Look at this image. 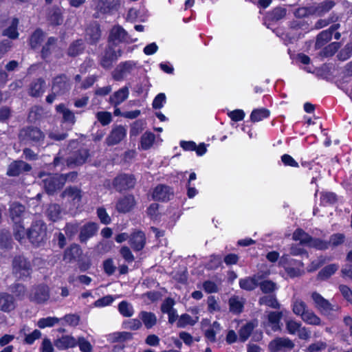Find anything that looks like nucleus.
<instances>
[{
  "instance_id": "obj_38",
  "label": "nucleus",
  "mask_w": 352,
  "mask_h": 352,
  "mask_svg": "<svg viewBox=\"0 0 352 352\" xmlns=\"http://www.w3.org/2000/svg\"><path fill=\"white\" fill-rule=\"evenodd\" d=\"M244 305L243 298L239 296L231 297L229 300L230 311L234 314H239L242 311Z\"/></svg>"
},
{
  "instance_id": "obj_10",
  "label": "nucleus",
  "mask_w": 352,
  "mask_h": 352,
  "mask_svg": "<svg viewBox=\"0 0 352 352\" xmlns=\"http://www.w3.org/2000/svg\"><path fill=\"white\" fill-rule=\"evenodd\" d=\"M109 39V42L113 45L120 43H133L137 41V38H131L127 32L120 25H116L111 30Z\"/></svg>"
},
{
  "instance_id": "obj_12",
  "label": "nucleus",
  "mask_w": 352,
  "mask_h": 352,
  "mask_svg": "<svg viewBox=\"0 0 352 352\" xmlns=\"http://www.w3.org/2000/svg\"><path fill=\"white\" fill-rule=\"evenodd\" d=\"M294 346V342L288 338H277L269 344V349L272 352L290 350Z\"/></svg>"
},
{
  "instance_id": "obj_43",
  "label": "nucleus",
  "mask_w": 352,
  "mask_h": 352,
  "mask_svg": "<svg viewBox=\"0 0 352 352\" xmlns=\"http://www.w3.org/2000/svg\"><path fill=\"white\" fill-rule=\"evenodd\" d=\"M198 320V318L195 317V318L191 317L190 315L187 314H182L178 319L177 322V326L180 328H184L187 325L192 326L194 325Z\"/></svg>"
},
{
  "instance_id": "obj_41",
  "label": "nucleus",
  "mask_w": 352,
  "mask_h": 352,
  "mask_svg": "<svg viewBox=\"0 0 352 352\" xmlns=\"http://www.w3.org/2000/svg\"><path fill=\"white\" fill-rule=\"evenodd\" d=\"M88 157V151L87 149H81L78 151V154H75L74 157H71L68 160V164L81 165L85 162Z\"/></svg>"
},
{
  "instance_id": "obj_26",
  "label": "nucleus",
  "mask_w": 352,
  "mask_h": 352,
  "mask_svg": "<svg viewBox=\"0 0 352 352\" xmlns=\"http://www.w3.org/2000/svg\"><path fill=\"white\" fill-rule=\"evenodd\" d=\"M129 243L135 251L141 250L145 245V235L141 231L135 232L130 238Z\"/></svg>"
},
{
  "instance_id": "obj_25",
  "label": "nucleus",
  "mask_w": 352,
  "mask_h": 352,
  "mask_svg": "<svg viewBox=\"0 0 352 352\" xmlns=\"http://www.w3.org/2000/svg\"><path fill=\"white\" fill-rule=\"evenodd\" d=\"M16 307L15 300L12 296L6 294H0V310L4 312H10Z\"/></svg>"
},
{
  "instance_id": "obj_14",
  "label": "nucleus",
  "mask_w": 352,
  "mask_h": 352,
  "mask_svg": "<svg viewBox=\"0 0 352 352\" xmlns=\"http://www.w3.org/2000/svg\"><path fill=\"white\" fill-rule=\"evenodd\" d=\"M120 6V0H98L96 8L103 14H112Z\"/></svg>"
},
{
  "instance_id": "obj_28",
  "label": "nucleus",
  "mask_w": 352,
  "mask_h": 352,
  "mask_svg": "<svg viewBox=\"0 0 352 352\" xmlns=\"http://www.w3.org/2000/svg\"><path fill=\"white\" fill-rule=\"evenodd\" d=\"M100 38V30L98 23H94L86 30V39L91 44L96 43Z\"/></svg>"
},
{
  "instance_id": "obj_54",
  "label": "nucleus",
  "mask_w": 352,
  "mask_h": 352,
  "mask_svg": "<svg viewBox=\"0 0 352 352\" xmlns=\"http://www.w3.org/2000/svg\"><path fill=\"white\" fill-rule=\"evenodd\" d=\"M77 340V345L81 352H91L93 347L90 342L84 337H79Z\"/></svg>"
},
{
  "instance_id": "obj_63",
  "label": "nucleus",
  "mask_w": 352,
  "mask_h": 352,
  "mask_svg": "<svg viewBox=\"0 0 352 352\" xmlns=\"http://www.w3.org/2000/svg\"><path fill=\"white\" fill-rule=\"evenodd\" d=\"M97 215L100 220L101 223L103 224H109L111 222V217L107 212L106 210L102 208H98L97 209Z\"/></svg>"
},
{
  "instance_id": "obj_48",
  "label": "nucleus",
  "mask_w": 352,
  "mask_h": 352,
  "mask_svg": "<svg viewBox=\"0 0 352 352\" xmlns=\"http://www.w3.org/2000/svg\"><path fill=\"white\" fill-rule=\"evenodd\" d=\"M44 38V33L41 30H36L30 37V45L32 48H37Z\"/></svg>"
},
{
  "instance_id": "obj_1",
  "label": "nucleus",
  "mask_w": 352,
  "mask_h": 352,
  "mask_svg": "<svg viewBox=\"0 0 352 352\" xmlns=\"http://www.w3.org/2000/svg\"><path fill=\"white\" fill-rule=\"evenodd\" d=\"M25 213V207L17 202L12 203L10 206V215L14 225V233L16 240L21 241L25 235V230L21 224V218Z\"/></svg>"
},
{
  "instance_id": "obj_61",
  "label": "nucleus",
  "mask_w": 352,
  "mask_h": 352,
  "mask_svg": "<svg viewBox=\"0 0 352 352\" xmlns=\"http://www.w3.org/2000/svg\"><path fill=\"white\" fill-rule=\"evenodd\" d=\"M352 55V43L347 44L338 54L341 60H346Z\"/></svg>"
},
{
  "instance_id": "obj_47",
  "label": "nucleus",
  "mask_w": 352,
  "mask_h": 352,
  "mask_svg": "<svg viewBox=\"0 0 352 352\" xmlns=\"http://www.w3.org/2000/svg\"><path fill=\"white\" fill-rule=\"evenodd\" d=\"M118 310L124 317H131L133 315L134 310L131 304L126 301H122L118 305Z\"/></svg>"
},
{
  "instance_id": "obj_64",
  "label": "nucleus",
  "mask_w": 352,
  "mask_h": 352,
  "mask_svg": "<svg viewBox=\"0 0 352 352\" xmlns=\"http://www.w3.org/2000/svg\"><path fill=\"white\" fill-rule=\"evenodd\" d=\"M286 14V10L284 8H275L270 14V18L272 21H278L283 19Z\"/></svg>"
},
{
  "instance_id": "obj_22",
  "label": "nucleus",
  "mask_w": 352,
  "mask_h": 352,
  "mask_svg": "<svg viewBox=\"0 0 352 352\" xmlns=\"http://www.w3.org/2000/svg\"><path fill=\"white\" fill-rule=\"evenodd\" d=\"M173 192L172 189L165 185H159L155 187L153 193V198L158 201H166L170 199Z\"/></svg>"
},
{
  "instance_id": "obj_24",
  "label": "nucleus",
  "mask_w": 352,
  "mask_h": 352,
  "mask_svg": "<svg viewBox=\"0 0 352 352\" xmlns=\"http://www.w3.org/2000/svg\"><path fill=\"white\" fill-rule=\"evenodd\" d=\"M129 95V87L124 86L114 92L109 98V103L115 107L125 101Z\"/></svg>"
},
{
  "instance_id": "obj_37",
  "label": "nucleus",
  "mask_w": 352,
  "mask_h": 352,
  "mask_svg": "<svg viewBox=\"0 0 352 352\" xmlns=\"http://www.w3.org/2000/svg\"><path fill=\"white\" fill-rule=\"evenodd\" d=\"M292 307L294 314L300 317L309 309L307 304L303 300L296 298L292 300Z\"/></svg>"
},
{
  "instance_id": "obj_6",
  "label": "nucleus",
  "mask_w": 352,
  "mask_h": 352,
  "mask_svg": "<svg viewBox=\"0 0 352 352\" xmlns=\"http://www.w3.org/2000/svg\"><path fill=\"white\" fill-rule=\"evenodd\" d=\"M62 199L65 204H69V210L76 208L82 199V191L80 188L74 186L66 188L61 193Z\"/></svg>"
},
{
  "instance_id": "obj_40",
  "label": "nucleus",
  "mask_w": 352,
  "mask_h": 352,
  "mask_svg": "<svg viewBox=\"0 0 352 352\" xmlns=\"http://www.w3.org/2000/svg\"><path fill=\"white\" fill-rule=\"evenodd\" d=\"M155 139V135L150 132H145L141 137L140 140V148L142 150L149 149L153 144Z\"/></svg>"
},
{
  "instance_id": "obj_23",
  "label": "nucleus",
  "mask_w": 352,
  "mask_h": 352,
  "mask_svg": "<svg viewBox=\"0 0 352 352\" xmlns=\"http://www.w3.org/2000/svg\"><path fill=\"white\" fill-rule=\"evenodd\" d=\"M69 83L67 77L64 75L56 77L54 79L52 85V91L58 94H62L69 89Z\"/></svg>"
},
{
  "instance_id": "obj_4",
  "label": "nucleus",
  "mask_w": 352,
  "mask_h": 352,
  "mask_svg": "<svg viewBox=\"0 0 352 352\" xmlns=\"http://www.w3.org/2000/svg\"><path fill=\"white\" fill-rule=\"evenodd\" d=\"M293 239L299 241L300 244L318 250H326L328 248L327 242L311 238L308 234L301 229H297L293 234Z\"/></svg>"
},
{
  "instance_id": "obj_27",
  "label": "nucleus",
  "mask_w": 352,
  "mask_h": 352,
  "mask_svg": "<svg viewBox=\"0 0 352 352\" xmlns=\"http://www.w3.org/2000/svg\"><path fill=\"white\" fill-rule=\"evenodd\" d=\"M261 279V277L258 275L241 278L239 280V286L243 289L251 291L258 286Z\"/></svg>"
},
{
  "instance_id": "obj_3",
  "label": "nucleus",
  "mask_w": 352,
  "mask_h": 352,
  "mask_svg": "<svg viewBox=\"0 0 352 352\" xmlns=\"http://www.w3.org/2000/svg\"><path fill=\"white\" fill-rule=\"evenodd\" d=\"M39 177L42 179L44 188L48 194H52L62 188L67 181L63 175L46 174L41 173Z\"/></svg>"
},
{
  "instance_id": "obj_20",
  "label": "nucleus",
  "mask_w": 352,
  "mask_h": 352,
  "mask_svg": "<svg viewBox=\"0 0 352 352\" xmlns=\"http://www.w3.org/2000/svg\"><path fill=\"white\" fill-rule=\"evenodd\" d=\"M98 230V224L89 222L85 224L80 231L79 238L81 242L87 241L89 238L94 236Z\"/></svg>"
},
{
  "instance_id": "obj_5",
  "label": "nucleus",
  "mask_w": 352,
  "mask_h": 352,
  "mask_svg": "<svg viewBox=\"0 0 352 352\" xmlns=\"http://www.w3.org/2000/svg\"><path fill=\"white\" fill-rule=\"evenodd\" d=\"M137 69V63L133 60L122 62L113 72V78L116 80H123L129 76L133 74Z\"/></svg>"
},
{
  "instance_id": "obj_39",
  "label": "nucleus",
  "mask_w": 352,
  "mask_h": 352,
  "mask_svg": "<svg viewBox=\"0 0 352 352\" xmlns=\"http://www.w3.org/2000/svg\"><path fill=\"white\" fill-rule=\"evenodd\" d=\"M339 269V265L338 264H330L324 267L322 270H321L318 274V278L320 280H326L329 278L331 276L335 274V272Z\"/></svg>"
},
{
  "instance_id": "obj_15",
  "label": "nucleus",
  "mask_w": 352,
  "mask_h": 352,
  "mask_svg": "<svg viewBox=\"0 0 352 352\" xmlns=\"http://www.w3.org/2000/svg\"><path fill=\"white\" fill-rule=\"evenodd\" d=\"M135 184L134 177L128 175H120L115 178L113 181L114 188L119 191L133 188Z\"/></svg>"
},
{
  "instance_id": "obj_44",
  "label": "nucleus",
  "mask_w": 352,
  "mask_h": 352,
  "mask_svg": "<svg viewBox=\"0 0 352 352\" xmlns=\"http://www.w3.org/2000/svg\"><path fill=\"white\" fill-rule=\"evenodd\" d=\"M61 210L58 204H52L47 210V215L53 221L58 220L61 217Z\"/></svg>"
},
{
  "instance_id": "obj_32",
  "label": "nucleus",
  "mask_w": 352,
  "mask_h": 352,
  "mask_svg": "<svg viewBox=\"0 0 352 352\" xmlns=\"http://www.w3.org/2000/svg\"><path fill=\"white\" fill-rule=\"evenodd\" d=\"M19 24V19L13 18L9 22V26L3 31V35L9 37L12 39H15L19 36L17 31V26Z\"/></svg>"
},
{
  "instance_id": "obj_58",
  "label": "nucleus",
  "mask_w": 352,
  "mask_h": 352,
  "mask_svg": "<svg viewBox=\"0 0 352 352\" xmlns=\"http://www.w3.org/2000/svg\"><path fill=\"white\" fill-rule=\"evenodd\" d=\"M113 300L114 298L112 296L107 295L96 300L94 303V306L95 307H104L110 305Z\"/></svg>"
},
{
  "instance_id": "obj_13",
  "label": "nucleus",
  "mask_w": 352,
  "mask_h": 352,
  "mask_svg": "<svg viewBox=\"0 0 352 352\" xmlns=\"http://www.w3.org/2000/svg\"><path fill=\"white\" fill-rule=\"evenodd\" d=\"M126 131L125 126L121 125L115 126L106 138L107 144L112 146L120 143L126 137Z\"/></svg>"
},
{
  "instance_id": "obj_57",
  "label": "nucleus",
  "mask_w": 352,
  "mask_h": 352,
  "mask_svg": "<svg viewBox=\"0 0 352 352\" xmlns=\"http://www.w3.org/2000/svg\"><path fill=\"white\" fill-rule=\"evenodd\" d=\"M132 338L131 333L129 332H116L111 335V339L113 342H122L130 340Z\"/></svg>"
},
{
  "instance_id": "obj_42",
  "label": "nucleus",
  "mask_w": 352,
  "mask_h": 352,
  "mask_svg": "<svg viewBox=\"0 0 352 352\" xmlns=\"http://www.w3.org/2000/svg\"><path fill=\"white\" fill-rule=\"evenodd\" d=\"M270 112L265 108L256 109L252 111L250 120L254 122H257L267 118L270 116Z\"/></svg>"
},
{
  "instance_id": "obj_30",
  "label": "nucleus",
  "mask_w": 352,
  "mask_h": 352,
  "mask_svg": "<svg viewBox=\"0 0 352 352\" xmlns=\"http://www.w3.org/2000/svg\"><path fill=\"white\" fill-rule=\"evenodd\" d=\"M134 205V197L130 195L120 199L116 205V208L119 212H126L131 210Z\"/></svg>"
},
{
  "instance_id": "obj_53",
  "label": "nucleus",
  "mask_w": 352,
  "mask_h": 352,
  "mask_svg": "<svg viewBox=\"0 0 352 352\" xmlns=\"http://www.w3.org/2000/svg\"><path fill=\"white\" fill-rule=\"evenodd\" d=\"M166 102V97L165 94L160 93L154 98L152 107L155 109H162Z\"/></svg>"
},
{
  "instance_id": "obj_16",
  "label": "nucleus",
  "mask_w": 352,
  "mask_h": 352,
  "mask_svg": "<svg viewBox=\"0 0 352 352\" xmlns=\"http://www.w3.org/2000/svg\"><path fill=\"white\" fill-rule=\"evenodd\" d=\"M289 256L284 255L283 256L281 257V258L280 260V264L285 267V270H286L287 274L291 277L299 276L302 275L305 273V271L302 269L304 264L302 261H295V264L300 267L294 268L292 267L285 266V265L289 262Z\"/></svg>"
},
{
  "instance_id": "obj_52",
  "label": "nucleus",
  "mask_w": 352,
  "mask_h": 352,
  "mask_svg": "<svg viewBox=\"0 0 352 352\" xmlns=\"http://www.w3.org/2000/svg\"><path fill=\"white\" fill-rule=\"evenodd\" d=\"M259 303L261 305H265L272 308H278L279 303L277 300L272 296H266L260 298Z\"/></svg>"
},
{
  "instance_id": "obj_56",
  "label": "nucleus",
  "mask_w": 352,
  "mask_h": 352,
  "mask_svg": "<svg viewBox=\"0 0 352 352\" xmlns=\"http://www.w3.org/2000/svg\"><path fill=\"white\" fill-rule=\"evenodd\" d=\"M301 327V323L293 320L286 322V329L289 334L294 335L298 333Z\"/></svg>"
},
{
  "instance_id": "obj_49",
  "label": "nucleus",
  "mask_w": 352,
  "mask_h": 352,
  "mask_svg": "<svg viewBox=\"0 0 352 352\" xmlns=\"http://www.w3.org/2000/svg\"><path fill=\"white\" fill-rule=\"evenodd\" d=\"M254 328V324L252 322L247 323L242 327L239 331V338L241 341H245L251 334Z\"/></svg>"
},
{
  "instance_id": "obj_46",
  "label": "nucleus",
  "mask_w": 352,
  "mask_h": 352,
  "mask_svg": "<svg viewBox=\"0 0 352 352\" xmlns=\"http://www.w3.org/2000/svg\"><path fill=\"white\" fill-rule=\"evenodd\" d=\"M145 14L143 10H137L131 8L129 10L127 14V20L131 21H144Z\"/></svg>"
},
{
  "instance_id": "obj_19",
  "label": "nucleus",
  "mask_w": 352,
  "mask_h": 352,
  "mask_svg": "<svg viewBox=\"0 0 352 352\" xmlns=\"http://www.w3.org/2000/svg\"><path fill=\"white\" fill-rule=\"evenodd\" d=\"M339 27V24H334L328 30L321 32L317 36L316 47L317 48H320L327 42H329L332 38L333 32L336 31Z\"/></svg>"
},
{
  "instance_id": "obj_11",
  "label": "nucleus",
  "mask_w": 352,
  "mask_h": 352,
  "mask_svg": "<svg viewBox=\"0 0 352 352\" xmlns=\"http://www.w3.org/2000/svg\"><path fill=\"white\" fill-rule=\"evenodd\" d=\"M32 301L43 303L50 298V289L46 285H38L32 289L30 295Z\"/></svg>"
},
{
  "instance_id": "obj_33",
  "label": "nucleus",
  "mask_w": 352,
  "mask_h": 352,
  "mask_svg": "<svg viewBox=\"0 0 352 352\" xmlns=\"http://www.w3.org/2000/svg\"><path fill=\"white\" fill-rule=\"evenodd\" d=\"M56 111L58 113H62L64 122H67L73 125L76 122V118L74 113L67 109L65 104H60L56 106Z\"/></svg>"
},
{
  "instance_id": "obj_7",
  "label": "nucleus",
  "mask_w": 352,
  "mask_h": 352,
  "mask_svg": "<svg viewBox=\"0 0 352 352\" xmlns=\"http://www.w3.org/2000/svg\"><path fill=\"white\" fill-rule=\"evenodd\" d=\"M311 297L315 307L322 314L329 316L332 312L339 310L338 305L331 304L327 299L317 292H313Z\"/></svg>"
},
{
  "instance_id": "obj_17",
  "label": "nucleus",
  "mask_w": 352,
  "mask_h": 352,
  "mask_svg": "<svg viewBox=\"0 0 352 352\" xmlns=\"http://www.w3.org/2000/svg\"><path fill=\"white\" fill-rule=\"evenodd\" d=\"M335 4L333 0H325L318 4L311 6L309 8V12L317 16H322L332 9Z\"/></svg>"
},
{
  "instance_id": "obj_31",
  "label": "nucleus",
  "mask_w": 352,
  "mask_h": 352,
  "mask_svg": "<svg viewBox=\"0 0 352 352\" xmlns=\"http://www.w3.org/2000/svg\"><path fill=\"white\" fill-rule=\"evenodd\" d=\"M82 254L80 248L76 244L72 245L64 253L63 259L67 262L77 260Z\"/></svg>"
},
{
  "instance_id": "obj_50",
  "label": "nucleus",
  "mask_w": 352,
  "mask_h": 352,
  "mask_svg": "<svg viewBox=\"0 0 352 352\" xmlns=\"http://www.w3.org/2000/svg\"><path fill=\"white\" fill-rule=\"evenodd\" d=\"M84 50V45L83 43L81 40L76 41V42L73 43L69 50H68V54L70 56H74L78 55L80 53L82 52Z\"/></svg>"
},
{
  "instance_id": "obj_9",
  "label": "nucleus",
  "mask_w": 352,
  "mask_h": 352,
  "mask_svg": "<svg viewBox=\"0 0 352 352\" xmlns=\"http://www.w3.org/2000/svg\"><path fill=\"white\" fill-rule=\"evenodd\" d=\"M19 138L21 141L27 143L40 142L44 138L43 132L36 127H28L20 131Z\"/></svg>"
},
{
  "instance_id": "obj_51",
  "label": "nucleus",
  "mask_w": 352,
  "mask_h": 352,
  "mask_svg": "<svg viewBox=\"0 0 352 352\" xmlns=\"http://www.w3.org/2000/svg\"><path fill=\"white\" fill-rule=\"evenodd\" d=\"M49 21L52 25H60L63 22L61 12L59 9L56 8L52 10L49 14Z\"/></svg>"
},
{
  "instance_id": "obj_8",
  "label": "nucleus",
  "mask_w": 352,
  "mask_h": 352,
  "mask_svg": "<svg viewBox=\"0 0 352 352\" xmlns=\"http://www.w3.org/2000/svg\"><path fill=\"white\" fill-rule=\"evenodd\" d=\"M13 273L17 278L28 277L31 273V265L27 260L22 256L15 257L12 263Z\"/></svg>"
},
{
  "instance_id": "obj_35",
  "label": "nucleus",
  "mask_w": 352,
  "mask_h": 352,
  "mask_svg": "<svg viewBox=\"0 0 352 352\" xmlns=\"http://www.w3.org/2000/svg\"><path fill=\"white\" fill-rule=\"evenodd\" d=\"M300 318L305 323L308 324L318 326L322 324L320 318L312 310L309 309H308Z\"/></svg>"
},
{
  "instance_id": "obj_34",
  "label": "nucleus",
  "mask_w": 352,
  "mask_h": 352,
  "mask_svg": "<svg viewBox=\"0 0 352 352\" xmlns=\"http://www.w3.org/2000/svg\"><path fill=\"white\" fill-rule=\"evenodd\" d=\"M45 89V81L42 79H37L34 81L30 87V94L34 97H37L41 96Z\"/></svg>"
},
{
  "instance_id": "obj_36",
  "label": "nucleus",
  "mask_w": 352,
  "mask_h": 352,
  "mask_svg": "<svg viewBox=\"0 0 352 352\" xmlns=\"http://www.w3.org/2000/svg\"><path fill=\"white\" fill-rule=\"evenodd\" d=\"M139 318L147 329L152 328L157 323V317L151 312L142 311L139 314Z\"/></svg>"
},
{
  "instance_id": "obj_55",
  "label": "nucleus",
  "mask_w": 352,
  "mask_h": 352,
  "mask_svg": "<svg viewBox=\"0 0 352 352\" xmlns=\"http://www.w3.org/2000/svg\"><path fill=\"white\" fill-rule=\"evenodd\" d=\"M327 259L325 256H320L317 259L313 261L307 267V272H312L317 270L321 265L327 262Z\"/></svg>"
},
{
  "instance_id": "obj_21",
  "label": "nucleus",
  "mask_w": 352,
  "mask_h": 352,
  "mask_svg": "<svg viewBox=\"0 0 352 352\" xmlns=\"http://www.w3.org/2000/svg\"><path fill=\"white\" fill-rule=\"evenodd\" d=\"M30 170V165L26 162L23 161H15L9 166L7 174L9 176H17L23 172H28Z\"/></svg>"
},
{
  "instance_id": "obj_60",
  "label": "nucleus",
  "mask_w": 352,
  "mask_h": 352,
  "mask_svg": "<svg viewBox=\"0 0 352 352\" xmlns=\"http://www.w3.org/2000/svg\"><path fill=\"white\" fill-rule=\"evenodd\" d=\"M96 118L98 120L102 125H107L111 122V114L107 111H100L96 113Z\"/></svg>"
},
{
  "instance_id": "obj_18",
  "label": "nucleus",
  "mask_w": 352,
  "mask_h": 352,
  "mask_svg": "<svg viewBox=\"0 0 352 352\" xmlns=\"http://www.w3.org/2000/svg\"><path fill=\"white\" fill-rule=\"evenodd\" d=\"M54 346L59 350H66L77 346V340L72 336L65 335L54 340Z\"/></svg>"
},
{
  "instance_id": "obj_45",
  "label": "nucleus",
  "mask_w": 352,
  "mask_h": 352,
  "mask_svg": "<svg viewBox=\"0 0 352 352\" xmlns=\"http://www.w3.org/2000/svg\"><path fill=\"white\" fill-rule=\"evenodd\" d=\"M60 320V319L56 317L43 318L38 320L37 325L41 329L52 327L58 323Z\"/></svg>"
},
{
  "instance_id": "obj_2",
  "label": "nucleus",
  "mask_w": 352,
  "mask_h": 352,
  "mask_svg": "<svg viewBox=\"0 0 352 352\" xmlns=\"http://www.w3.org/2000/svg\"><path fill=\"white\" fill-rule=\"evenodd\" d=\"M46 230L47 226L43 221H36L28 232L25 230V237L19 241L22 242L27 236L32 244L38 245L46 239Z\"/></svg>"
},
{
  "instance_id": "obj_62",
  "label": "nucleus",
  "mask_w": 352,
  "mask_h": 352,
  "mask_svg": "<svg viewBox=\"0 0 352 352\" xmlns=\"http://www.w3.org/2000/svg\"><path fill=\"white\" fill-rule=\"evenodd\" d=\"M123 325L125 329L138 330L142 327V323L139 319H131L124 322Z\"/></svg>"
},
{
  "instance_id": "obj_29",
  "label": "nucleus",
  "mask_w": 352,
  "mask_h": 352,
  "mask_svg": "<svg viewBox=\"0 0 352 352\" xmlns=\"http://www.w3.org/2000/svg\"><path fill=\"white\" fill-rule=\"evenodd\" d=\"M282 318V312L271 311L267 316V326L271 328L272 331L280 330V320Z\"/></svg>"
},
{
  "instance_id": "obj_59",
  "label": "nucleus",
  "mask_w": 352,
  "mask_h": 352,
  "mask_svg": "<svg viewBox=\"0 0 352 352\" xmlns=\"http://www.w3.org/2000/svg\"><path fill=\"white\" fill-rule=\"evenodd\" d=\"M56 39L53 37L49 38L47 43L42 50V56L43 58H46L51 52L52 50L54 49Z\"/></svg>"
}]
</instances>
